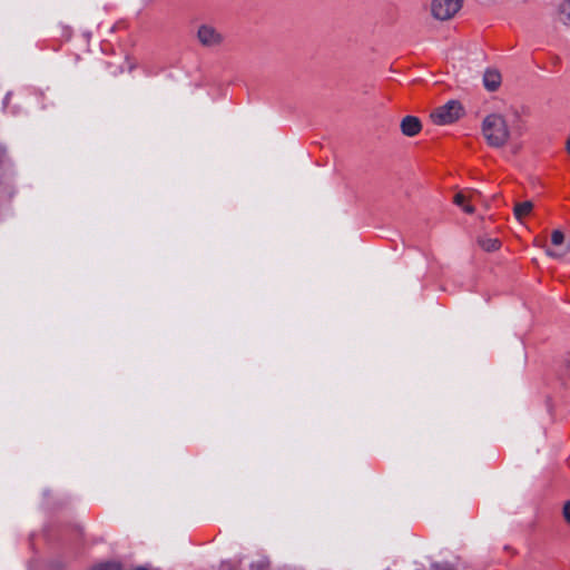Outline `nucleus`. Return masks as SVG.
I'll list each match as a JSON object with an SVG mask.
<instances>
[{
  "mask_svg": "<svg viewBox=\"0 0 570 570\" xmlns=\"http://www.w3.org/2000/svg\"><path fill=\"white\" fill-rule=\"evenodd\" d=\"M554 16L558 22L570 27V0H561Z\"/></svg>",
  "mask_w": 570,
  "mask_h": 570,
  "instance_id": "7",
  "label": "nucleus"
},
{
  "mask_svg": "<svg viewBox=\"0 0 570 570\" xmlns=\"http://www.w3.org/2000/svg\"><path fill=\"white\" fill-rule=\"evenodd\" d=\"M462 116V106L455 100L446 102L444 106L436 108L431 118L436 125H449L456 121Z\"/></svg>",
  "mask_w": 570,
  "mask_h": 570,
  "instance_id": "3",
  "label": "nucleus"
},
{
  "mask_svg": "<svg viewBox=\"0 0 570 570\" xmlns=\"http://www.w3.org/2000/svg\"><path fill=\"white\" fill-rule=\"evenodd\" d=\"M501 83V75L494 69L485 70L483 75V85L489 91H494Z\"/></svg>",
  "mask_w": 570,
  "mask_h": 570,
  "instance_id": "8",
  "label": "nucleus"
},
{
  "mask_svg": "<svg viewBox=\"0 0 570 570\" xmlns=\"http://www.w3.org/2000/svg\"><path fill=\"white\" fill-rule=\"evenodd\" d=\"M551 243L558 247L557 250H547L551 257L561 258L570 252V240H567L564 234L559 229L552 232Z\"/></svg>",
  "mask_w": 570,
  "mask_h": 570,
  "instance_id": "5",
  "label": "nucleus"
},
{
  "mask_svg": "<svg viewBox=\"0 0 570 570\" xmlns=\"http://www.w3.org/2000/svg\"><path fill=\"white\" fill-rule=\"evenodd\" d=\"M567 367L570 368V358L567 361Z\"/></svg>",
  "mask_w": 570,
  "mask_h": 570,
  "instance_id": "14",
  "label": "nucleus"
},
{
  "mask_svg": "<svg viewBox=\"0 0 570 570\" xmlns=\"http://www.w3.org/2000/svg\"><path fill=\"white\" fill-rule=\"evenodd\" d=\"M566 149H567V153L570 155V136L568 137V139L566 141Z\"/></svg>",
  "mask_w": 570,
  "mask_h": 570,
  "instance_id": "13",
  "label": "nucleus"
},
{
  "mask_svg": "<svg viewBox=\"0 0 570 570\" xmlns=\"http://www.w3.org/2000/svg\"><path fill=\"white\" fill-rule=\"evenodd\" d=\"M454 203L460 206L466 214H473L474 207L468 204L466 197L463 193H458L454 196Z\"/></svg>",
  "mask_w": 570,
  "mask_h": 570,
  "instance_id": "11",
  "label": "nucleus"
},
{
  "mask_svg": "<svg viewBox=\"0 0 570 570\" xmlns=\"http://www.w3.org/2000/svg\"><path fill=\"white\" fill-rule=\"evenodd\" d=\"M197 38L203 46L215 47L223 42V35L212 24H202L197 31Z\"/></svg>",
  "mask_w": 570,
  "mask_h": 570,
  "instance_id": "4",
  "label": "nucleus"
},
{
  "mask_svg": "<svg viewBox=\"0 0 570 570\" xmlns=\"http://www.w3.org/2000/svg\"><path fill=\"white\" fill-rule=\"evenodd\" d=\"M481 132L490 147L503 148L521 136V127L514 116L491 112L483 118Z\"/></svg>",
  "mask_w": 570,
  "mask_h": 570,
  "instance_id": "1",
  "label": "nucleus"
},
{
  "mask_svg": "<svg viewBox=\"0 0 570 570\" xmlns=\"http://www.w3.org/2000/svg\"><path fill=\"white\" fill-rule=\"evenodd\" d=\"M463 0H432L430 11L434 19L446 21L452 19L462 8Z\"/></svg>",
  "mask_w": 570,
  "mask_h": 570,
  "instance_id": "2",
  "label": "nucleus"
},
{
  "mask_svg": "<svg viewBox=\"0 0 570 570\" xmlns=\"http://www.w3.org/2000/svg\"><path fill=\"white\" fill-rule=\"evenodd\" d=\"M421 121L414 116H406L401 121V130L403 135L413 137L421 131Z\"/></svg>",
  "mask_w": 570,
  "mask_h": 570,
  "instance_id": "6",
  "label": "nucleus"
},
{
  "mask_svg": "<svg viewBox=\"0 0 570 570\" xmlns=\"http://www.w3.org/2000/svg\"><path fill=\"white\" fill-rule=\"evenodd\" d=\"M563 515L568 523H570V501L563 507Z\"/></svg>",
  "mask_w": 570,
  "mask_h": 570,
  "instance_id": "12",
  "label": "nucleus"
},
{
  "mask_svg": "<svg viewBox=\"0 0 570 570\" xmlns=\"http://www.w3.org/2000/svg\"><path fill=\"white\" fill-rule=\"evenodd\" d=\"M480 246L487 252H494L499 249L500 242L497 238L482 237L479 239Z\"/></svg>",
  "mask_w": 570,
  "mask_h": 570,
  "instance_id": "10",
  "label": "nucleus"
},
{
  "mask_svg": "<svg viewBox=\"0 0 570 570\" xmlns=\"http://www.w3.org/2000/svg\"><path fill=\"white\" fill-rule=\"evenodd\" d=\"M532 208L533 204L531 202L517 203L513 209L515 218L521 220L531 213Z\"/></svg>",
  "mask_w": 570,
  "mask_h": 570,
  "instance_id": "9",
  "label": "nucleus"
}]
</instances>
